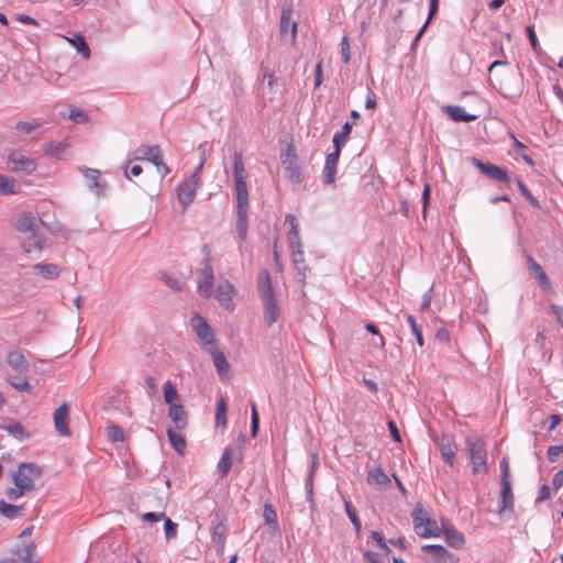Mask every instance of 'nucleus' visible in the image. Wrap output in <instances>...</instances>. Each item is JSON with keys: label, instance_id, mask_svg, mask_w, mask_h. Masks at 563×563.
<instances>
[{"label": "nucleus", "instance_id": "6e6552de", "mask_svg": "<svg viewBox=\"0 0 563 563\" xmlns=\"http://www.w3.org/2000/svg\"><path fill=\"white\" fill-rule=\"evenodd\" d=\"M233 178L235 186V198L249 197V190L246 186V170L241 153H234L233 155Z\"/></svg>", "mask_w": 563, "mask_h": 563}, {"label": "nucleus", "instance_id": "4468645a", "mask_svg": "<svg viewBox=\"0 0 563 563\" xmlns=\"http://www.w3.org/2000/svg\"><path fill=\"white\" fill-rule=\"evenodd\" d=\"M249 197L236 198V231L241 241L247 236Z\"/></svg>", "mask_w": 563, "mask_h": 563}, {"label": "nucleus", "instance_id": "ddd939ff", "mask_svg": "<svg viewBox=\"0 0 563 563\" xmlns=\"http://www.w3.org/2000/svg\"><path fill=\"white\" fill-rule=\"evenodd\" d=\"M9 169L13 173L31 174L36 169V163L20 152L13 151L8 157Z\"/></svg>", "mask_w": 563, "mask_h": 563}, {"label": "nucleus", "instance_id": "5701e85b", "mask_svg": "<svg viewBox=\"0 0 563 563\" xmlns=\"http://www.w3.org/2000/svg\"><path fill=\"white\" fill-rule=\"evenodd\" d=\"M443 111L454 122H471L477 119V115L467 113L464 108L459 106H445Z\"/></svg>", "mask_w": 563, "mask_h": 563}, {"label": "nucleus", "instance_id": "8fccbe9b", "mask_svg": "<svg viewBox=\"0 0 563 563\" xmlns=\"http://www.w3.org/2000/svg\"><path fill=\"white\" fill-rule=\"evenodd\" d=\"M438 7H439V0H430V10H429V16H428V20L426 21V23L423 24V26L421 27L420 32L418 33L417 35V40L420 38V36L422 35V33L424 32L427 25L429 24V22L431 21V19L437 14L438 12Z\"/></svg>", "mask_w": 563, "mask_h": 563}, {"label": "nucleus", "instance_id": "aec40b11", "mask_svg": "<svg viewBox=\"0 0 563 563\" xmlns=\"http://www.w3.org/2000/svg\"><path fill=\"white\" fill-rule=\"evenodd\" d=\"M340 150L334 148V152L328 154L323 167V178L324 183L332 184L335 179V173H336V164L340 157Z\"/></svg>", "mask_w": 563, "mask_h": 563}, {"label": "nucleus", "instance_id": "09e8293b", "mask_svg": "<svg viewBox=\"0 0 563 563\" xmlns=\"http://www.w3.org/2000/svg\"><path fill=\"white\" fill-rule=\"evenodd\" d=\"M407 321L410 325V329H411L413 335L416 336L417 343L420 346H422L423 345V336H422L421 329L418 327V324L416 322V319L411 314H409L407 317Z\"/></svg>", "mask_w": 563, "mask_h": 563}, {"label": "nucleus", "instance_id": "79ce46f5", "mask_svg": "<svg viewBox=\"0 0 563 563\" xmlns=\"http://www.w3.org/2000/svg\"><path fill=\"white\" fill-rule=\"evenodd\" d=\"M367 482L374 485H385L389 482V478L382 468L376 467L368 473Z\"/></svg>", "mask_w": 563, "mask_h": 563}, {"label": "nucleus", "instance_id": "2f4dec72", "mask_svg": "<svg viewBox=\"0 0 563 563\" xmlns=\"http://www.w3.org/2000/svg\"><path fill=\"white\" fill-rule=\"evenodd\" d=\"M156 507L159 508V511H150L142 516L143 521L147 522H157L161 519L165 518V507H166V500L162 497L156 498Z\"/></svg>", "mask_w": 563, "mask_h": 563}, {"label": "nucleus", "instance_id": "37998d69", "mask_svg": "<svg viewBox=\"0 0 563 563\" xmlns=\"http://www.w3.org/2000/svg\"><path fill=\"white\" fill-rule=\"evenodd\" d=\"M15 194L16 190L14 179L0 174V195L11 196Z\"/></svg>", "mask_w": 563, "mask_h": 563}, {"label": "nucleus", "instance_id": "13d9d810", "mask_svg": "<svg viewBox=\"0 0 563 563\" xmlns=\"http://www.w3.org/2000/svg\"><path fill=\"white\" fill-rule=\"evenodd\" d=\"M38 125L36 123H33V122H18L15 124V130L19 131V132H22V133H25V134H29L31 132H33Z\"/></svg>", "mask_w": 563, "mask_h": 563}, {"label": "nucleus", "instance_id": "bb28decb", "mask_svg": "<svg viewBox=\"0 0 563 563\" xmlns=\"http://www.w3.org/2000/svg\"><path fill=\"white\" fill-rule=\"evenodd\" d=\"M291 20V10L284 9L280 15V35L285 36L288 32L289 26L291 27V42L292 44L296 42L297 37V29L298 25L296 22H290Z\"/></svg>", "mask_w": 563, "mask_h": 563}, {"label": "nucleus", "instance_id": "7ed1b4c3", "mask_svg": "<svg viewBox=\"0 0 563 563\" xmlns=\"http://www.w3.org/2000/svg\"><path fill=\"white\" fill-rule=\"evenodd\" d=\"M257 290L263 305L264 322L271 327L279 319L280 309L276 301L271 275L266 269L257 276Z\"/></svg>", "mask_w": 563, "mask_h": 563}, {"label": "nucleus", "instance_id": "de8ad7c7", "mask_svg": "<svg viewBox=\"0 0 563 563\" xmlns=\"http://www.w3.org/2000/svg\"><path fill=\"white\" fill-rule=\"evenodd\" d=\"M107 435L109 440L112 442H122L124 441V434L123 431L119 426H109L107 428Z\"/></svg>", "mask_w": 563, "mask_h": 563}, {"label": "nucleus", "instance_id": "58836bf2", "mask_svg": "<svg viewBox=\"0 0 563 563\" xmlns=\"http://www.w3.org/2000/svg\"><path fill=\"white\" fill-rule=\"evenodd\" d=\"M23 507L15 506L0 500V514L9 519H14L21 515Z\"/></svg>", "mask_w": 563, "mask_h": 563}, {"label": "nucleus", "instance_id": "e2e57ef3", "mask_svg": "<svg viewBox=\"0 0 563 563\" xmlns=\"http://www.w3.org/2000/svg\"><path fill=\"white\" fill-rule=\"evenodd\" d=\"M365 329H366L369 333H372V334H374V335H378V336H379V343H378V346H379V347H384V346H385V344H386V343H385V339L380 335L379 330H378V328H377L375 324H373V323H367V324L365 325Z\"/></svg>", "mask_w": 563, "mask_h": 563}, {"label": "nucleus", "instance_id": "052dcab7", "mask_svg": "<svg viewBox=\"0 0 563 563\" xmlns=\"http://www.w3.org/2000/svg\"><path fill=\"white\" fill-rule=\"evenodd\" d=\"M499 465L501 471V481L511 482L508 459L503 457Z\"/></svg>", "mask_w": 563, "mask_h": 563}, {"label": "nucleus", "instance_id": "cd10ccee", "mask_svg": "<svg viewBox=\"0 0 563 563\" xmlns=\"http://www.w3.org/2000/svg\"><path fill=\"white\" fill-rule=\"evenodd\" d=\"M15 554L21 558L24 563H37L35 555V544L32 541L23 543Z\"/></svg>", "mask_w": 563, "mask_h": 563}, {"label": "nucleus", "instance_id": "c9c22d12", "mask_svg": "<svg viewBox=\"0 0 563 563\" xmlns=\"http://www.w3.org/2000/svg\"><path fill=\"white\" fill-rule=\"evenodd\" d=\"M79 172L89 181L91 188H95V189L102 188V186L99 184L100 172L98 169L88 168V167H79Z\"/></svg>", "mask_w": 563, "mask_h": 563}, {"label": "nucleus", "instance_id": "69168bd1", "mask_svg": "<svg viewBox=\"0 0 563 563\" xmlns=\"http://www.w3.org/2000/svg\"><path fill=\"white\" fill-rule=\"evenodd\" d=\"M550 497H551L550 487L547 484L541 485L539 488V495H538L537 500L544 501V500L550 499Z\"/></svg>", "mask_w": 563, "mask_h": 563}, {"label": "nucleus", "instance_id": "0eeeda50", "mask_svg": "<svg viewBox=\"0 0 563 563\" xmlns=\"http://www.w3.org/2000/svg\"><path fill=\"white\" fill-rule=\"evenodd\" d=\"M134 159L148 161L153 163L162 176H165L169 172L168 167L163 162L162 152L158 145H141L135 150Z\"/></svg>", "mask_w": 563, "mask_h": 563}, {"label": "nucleus", "instance_id": "dca6fc26", "mask_svg": "<svg viewBox=\"0 0 563 563\" xmlns=\"http://www.w3.org/2000/svg\"><path fill=\"white\" fill-rule=\"evenodd\" d=\"M54 426L63 437H69V406L64 402L54 412Z\"/></svg>", "mask_w": 563, "mask_h": 563}, {"label": "nucleus", "instance_id": "423d86ee", "mask_svg": "<svg viewBox=\"0 0 563 563\" xmlns=\"http://www.w3.org/2000/svg\"><path fill=\"white\" fill-rule=\"evenodd\" d=\"M191 327L199 340V344L206 351L212 350L216 346L214 333L211 327L207 323L206 319L199 314L191 318Z\"/></svg>", "mask_w": 563, "mask_h": 563}, {"label": "nucleus", "instance_id": "7c9ffc66", "mask_svg": "<svg viewBox=\"0 0 563 563\" xmlns=\"http://www.w3.org/2000/svg\"><path fill=\"white\" fill-rule=\"evenodd\" d=\"M290 246H291V262H292L294 266L299 272L303 273L306 271V265H305V255H303V251H302L301 241H299V244H290Z\"/></svg>", "mask_w": 563, "mask_h": 563}, {"label": "nucleus", "instance_id": "20e7f679", "mask_svg": "<svg viewBox=\"0 0 563 563\" xmlns=\"http://www.w3.org/2000/svg\"><path fill=\"white\" fill-rule=\"evenodd\" d=\"M413 521V530L421 538L440 537L442 533L441 527L438 522L430 517L429 512L417 504L411 512Z\"/></svg>", "mask_w": 563, "mask_h": 563}, {"label": "nucleus", "instance_id": "a18cd8bd", "mask_svg": "<svg viewBox=\"0 0 563 563\" xmlns=\"http://www.w3.org/2000/svg\"><path fill=\"white\" fill-rule=\"evenodd\" d=\"M7 382L16 390L25 391L29 394L32 391V386L25 377L21 378V379H14L13 377H8Z\"/></svg>", "mask_w": 563, "mask_h": 563}, {"label": "nucleus", "instance_id": "bf43d9fd", "mask_svg": "<svg viewBox=\"0 0 563 563\" xmlns=\"http://www.w3.org/2000/svg\"><path fill=\"white\" fill-rule=\"evenodd\" d=\"M69 119L77 123H84V122H87L88 117L82 110L73 109V110H70Z\"/></svg>", "mask_w": 563, "mask_h": 563}, {"label": "nucleus", "instance_id": "393cba45", "mask_svg": "<svg viewBox=\"0 0 563 563\" xmlns=\"http://www.w3.org/2000/svg\"><path fill=\"white\" fill-rule=\"evenodd\" d=\"M211 356L212 361L214 363V366L217 368V372L221 378L228 377L230 372V364L227 361L224 354L222 352H219L216 346L212 347V350L208 351Z\"/></svg>", "mask_w": 563, "mask_h": 563}, {"label": "nucleus", "instance_id": "412c9836", "mask_svg": "<svg viewBox=\"0 0 563 563\" xmlns=\"http://www.w3.org/2000/svg\"><path fill=\"white\" fill-rule=\"evenodd\" d=\"M500 506L499 514L505 511H514V494L511 489V482H500Z\"/></svg>", "mask_w": 563, "mask_h": 563}, {"label": "nucleus", "instance_id": "3c124183", "mask_svg": "<svg viewBox=\"0 0 563 563\" xmlns=\"http://www.w3.org/2000/svg\"><path fill=\"white\" fill-rule=\"evenodd\" d=\"M164 519H165L164 531H165L166 539L169 540L172 538H175L177 536V523L172 521L169 518H164Z\"/></svg>", "mask_w": 563, "mask_h": 563}, {"label": "nucleus", "instance_id": "f704fd0d", "mask_svg": "<svg viewBox=\"0 0 563 563\" xmlns=\"http://www.w3.org/2000/svg\"><path fill=\"white\" fill-rule=\"evenodd\" d=\"M167 437L173 448L179 453L184 454L186 450V441L184 437L172 429L167 430Z\"/></svg>", "mask_w": 563, "mask_h": 563}, {"label": "nucleus", "instance_id": "338daca9", "mask_svg": "<svg viewBox=\"0 0 563 563\" xmlns=\"http://www.w3.org/2000/svg\"><path fill=\"white\" fill-rule=\"evenodd\" d=\"M363 556L367 563H384L380 556L373 551H365Z\"/></svg>", "mask_w": 563, "mask_h": 563}, {"label": "nucleus", "instance_id": "9b49d317", "mask_svg": "<svg viewBox=\"0 0 563 563\" xmlns=\"http://www.w3.org/2000/svg\"><path fill=\"white\" fill-rule=\"evenodd\" d=\"M236 296V288L228 279L220 282L214 291V297L219 301L220 306L228 310H234L233 298Z\"/></svg>", "mask_w": 563, "mask_h": 563}, {"label": "nucleus", "instance_id": "e433bc0d", "mask_svg": "<svg viewBox=\"0 0 563 563\" xmlns=\"http://www.w3.org/2000/svg\"><path fill=\"white\" fill-rule=\"evenodd\" d=\"M263 517L266 525L271 526L274 531H278L277 514L271 504H265Z\"/></svg>", "mask_w": 563, "mask_h": 563}, {"label": "nucleus", "instance_id": "1a4fd4ad", "mask_svg": "<svg viewBox=\"0 0 563 563\" xmlns=\"http://www.w3.org/2000/svg\"><path fill=\"white\" fill-rule=\"evenodd\" d=\"M282 165L287 174V177L295 184L301 181V174L298 166V157L295 148L289 145L280 156Z\"/></svg>", "mask_w": 563, "mask_h": 563}, {"label": "nucleus", "instance_id": "0e129e2a", "mask_svg": "<svg viewBox=\"0 0 563 563\" xmlns=\"http://www.w3.org/2000/svg\"><path fill=\"white\" fill-rule=\"evenodd\" d=\"M198 152H199V156H200V162L198 164V166L196 167V170L195 173L197 174H200L205 164H206V150H205V144H200L198 146Z\"/></svg>", "mask_w": 563, "mask_h": 563}, {"label": "nucleus", "instance_id": "4d7b16f0", "mask_svg": "<svg viewBox=\"0 0 563 563\" xmlns=\"http://www.w3.org/2000/svg\"><path fill=\"white\" fill-rule=\"evenodd\" d=\"M163 280L165 282V284L168 287H170L174 290H180L183 287V283L177 277L168 276V275L164 274Z\"/></svg>", "mask_w": 563, "mask_h": 563}, {"label": "nucleus", "instance_id": "6ab92c4d", "mask_svg": "<svg viewBox=\"0 0 563 563\" xmlns=\"http://www.w3.org/2000/svg\"><path fill=\"white\" fill-rule=\"evenodd\" d=\"M438 445L444 462L449 465H452L457 451L453 439L443 435L438 440Z\"/></svg>", "mask_w": 563, "mask_h": 563}, {"label": "nucleus", "instance_id": "b1692460", "mask_svg": "<svg viewBox=\"0 0 563 563\" xmlns=\"http://www.w3.org/2000/svg\"><path fill=\"white\" fill-rule=\"evenodd\" d=\"M168 417L174 422L175 427L179 430L185 429L188 423L187 413L184 409V406L180 404L169 407Z\"/></svg>", "mask_w": 563, "mask_h": 563}, {"label": "nucleus", "instance_id": "680f3d73", "mask_svg": "<svg viewBox=\"0 0 563 563\" xmlns=\"http://www.w3.org/2000/svg\"><path fill=\"white\" fill-rule=\"evenodd\" d=\"M526 32H527V35L529 37V41H530V44H531L533 51H538L539 43H538L537 35H536L533 26L532 25H528L526 27Z\"/></svg>", "mask_w": 563, "mask_h": 563}, {"label": "nucleus", "instance_id": "a211bd4d", "mask_svg": "<svg viewBox=\"0 0 563 563\" xmlns=\"http://www.w3.org/2000/svg\"><path fill=\"white\" fill-rule=\"evenodd\" d=\"M213 278L214 276L212 266L210 264H207L206 267L202 269L201 278L198 283V291L206 298H210L213 294Z\"/></svg>", "mask_w": 563, "mask_h": 563}, {"label": "nucleus", "instance_id": "4c0bfd02", "mask_svg": "<svg viewBox=\"0 0 563 563\" xmlns=\"http://www.w3.org/2000/svg\"><path fill=\"white\" fill-rule=\"evenodd\" d=\"M163 395H164L165 402L167 405H169V407L174 406V405H178L176 402V400L178 399V393L170 380H167L164 383Z\"/></svg>", "mask_w": 563, "mask_h": 563}, {"label": "nucleus", "instance_id": "c03bdc74", "mask_svg": "<svg viewBox=\"0 0 563 563\" xmlns=\"http://www.w3.org/2000/svg\"><path fill=\"white\" fill-rule=\"evenodd\" d=\"M3 429L11 435L18 439H26L29 433L25 431L23 426L20 422H11L7 426H3Z\"/></svg>", "mask_w": 563, "mask_h": 563}, {"label": "nucleus", "instance_id": "f257e3e1", "mask_svg": "<svg viewBox=\"0 0 563 563\" xmlns=\"http://www.w3.org/2000/svg\"><path fill=\"white\" fill-rule=\"evenodd\" d=\"M42 221L30 211H23L14 218V229L20 234L21 246L26 254L37 253L43 250V236L40 234Z\"/></svg>", "mask_w": 563, "mask_h": 563}, {"label": "nucleus", "instance_id": "a878e982", "mask_svg": "<svg viewBox=\"0 0 563 563\" xmlns=\"http://www.w3.org/2000/svg\"><path fill=\"white\" fill-rule=\"evenodd\" d=\"M7 363L16 372H22L27 368V361L21 350H12L7 354Z\"/></svg>", "mask_w": 563, "mask_h": 563}, {"label": "nucleus", "instance_id": "4be33fe9", "mask_svg": "<svg viewBox=\"0 0 563 563\" xmlns=\"http://www.w3.org/2000/svg\"><path fill=\"white\" fill-rule=\"evenodd\" d=\"M442 533L445 538V541L453 548L460 549L465 543L464 536L459 532L453 526L446 525L442 522L441 527Z\"/></svg>", "mask_w": 563, "mask_h": 563}, {"label": "nucleus", "instance_id": "a19ab883", "mask_svg": "<svg viewBox=\"0 0 563 563\" xmlns=\"http://www.w3.org/2000/svg\"><path fill=\"white\" fill-rule=\"evenodd\" d=\"M344 507H345L346 515H347L349 519L351 520L356 534L358 536L361 533L362 525H361V520L356 514V510L353 507L352 503L347 499H344Z\"/></svg>", "mask_w": 563, "mask_h": 563}, {"label": "nucleus", "instance_id": "864d4df0", "mask_svg": "<svg viewBox=\"0 0 563 563\" xmlns=\"http://www.w3.org/2000/svg\"><path fill=\"white\" fill-rule=\"evenodd\" d=\"M341 56L344 64L351 60L350 43L347 36H343L341 41Z\"/></svg>", "mask_w": 563, "mask_h": 563}, {"label": "nucleus", "instance_id": "49530a36", "mask_svg": "<svg viewBox=\"0 0 563 563\" xmlns=\"http://www.w3.org/2000/svg\"><path fill=\"white\" fill-rule=\"evenodd\" d=\"M216 421L217 424H225L227 423V404L223 398L218 401L217 412H216Z\"/></svg>", "mask_w": 563, "mask_h": 563}, {"label": "nucleus", "instance_id": "603ef678", "mask_svg": "<svg viewBox=\"0 0 563 563\" xmlns=\"http://www.w3.org/2000/svg\"><path fill=\"white\" fill-rule=\"evenodd\" d=\"M517 186L520 190V192L525 196V198L534 207H539L538 200L532 196L530 190L527 188V186L521 181L517 180Z\"/></svg>", "mask_w": 563, "mask_h": 563}, {"label": "nucleus", "instance_id": "f8f14e48", "mask_svg": "<svg viewBox=\"0 0 563 563\" xmlns=\"http://www.w3.org/2000/svg\"><path fill=\"white\" fill-rule=\"evenodd\" d=\"M471 162L481 173H483L490 179H494V180H497V181H500L504 184H509L510 178H509L506 169H504L495 164H492V163H484V162L477 159L476 157H472Z\"/></svg>", "mask_w": 563, "mask_h": 563}, {"label": "nucleus", "instance_id": "2eb2a0df", "mask_svg": "<svg viewBox=\"0 0 563 563\" xmlns=\"http://www.w3.org/2000/svg\"><path fill=\"white\" fill-rule=\"evenodd\" d=\"M422 551L430 554L432 563H456L457 559L444 547L439 544H426Z\"/></svg>", "mask_w": 563, "mask_h": 563}, {"label": "nucleus", "instance_id": "5fc2aeb1", "mask_svg": "<svg viewBox=\"0 0 563 563\" xmlns=\"http://www.w3.org/2000/svg\"><path fill=\"white\" fill-rule=\"evenodd\" d=\"M252 427H251V432H252V435L255 437L256 433H257V430H258V424H260V417H258V412H257V408H256V405L255 402H252Z\"/></svg>", "mask_w": 563, "mask_h": 563}, {"label": "nucleus", "instance_id": "c756f323", "mask_svg": "<svg viewBox=\"0 0 563 563\" xmlns=\"http://www.w3.org/2000/svg\"><path fill=\"white\" fill-rule=\"evenodd\" d=\"M33 269L37 275H41L46 279H54L58 277L60 272L58 266L55 264H36L33 266Z\"/></svg>", "mask_w": 563, "mask_h": 563}, {"label": "nucleus", "instance_id": "774afa93", "mask_svg": "<svg viewBox=\"0 0 563 563\" xmlns=\"http://www.w3.org/2000/svg\"><path fill=\"white\" fill-rule=\"evenodd\" d=\"M552 483L554 489H559L561 486H563V468L554 474Z\"/></svg>", "mask_w": 563, "mask_h": 563}, {"label": "nucleus", "instance_id": "f03ea898", "mask_svg": "<svg viewBox=\"0 0 563 563\" xmlns=\"http://www.w3.org/2000/svg\"><path fill=\"white\" fill-rule=\"evenodd\" d=\"M42 467L35 463H21L11 472L13 487H8L5 495L10 500H16L35 489V482L42 476Z\"/></svg>", "mask_w": 563, "mask_h": 563}, {"label": "nucleus", "instance_id": "72a5a7b5", "mask_svg": "<svg viewBox=\"0 0 563 563\" xmlns=\"http://www.w3.org/2000/svg\"><path fill=\"white\" fill-rule=\"evenodd\" d=\"M64 38L70 43L84 58L88 59L90 57V48L82 35H76L74 37L64 36Z\"/></svg>", "mask_w": 563, "mask_h": 563}, {"label": "nucleus", "instance_id": "c85d7f7f", "mask_svg": "<svg viewBox=\"0 0 563 563\" xmlns=\"http://www.w3.org/2000/svg\"><path fill=\"white\" fill-rule=\"evenodd\" d=\"M235 449L232 446L225 448V450L222 453V456L218 463V472L223 477L225 476L231 467H232V457L234 454Z\"/></svg>", "mask_w": 563, "mask_h": 563}, {"label": "nucleus", "instance_id": "f3484780", "mask_svg": "<svg viewBox=\"0 0 563 563\" xmlns=\"http://www.w3.org/2000/svg\"><path fill=\"white\" fill-rule=\"evenodd\" d=\"M525 260L529 272L536 277L539 286L544 290L550 289V279L545 272L543 271V268L541 267V265L537 263L536 260L529 254L525 255Z\"/></svg>", "mask_w": 563, "mask_h": 563}, {"label": "nucleus", "instance_id": "473e14b6", "mask_svg": "<svg viewBox=\"0 0 563 563\" xmlns=\"http://www.w3.org/2000/svg\"><path fill=\"white\" fill-rule=\"evenodd\" d=\"M286 224L289 225L288 240L290 244H299V225L297 218L294 214L288 213L285 218Z\"/></svg>", "mask_w": 563, "mask_h": 563}, {"label": "nucleus", "instance_id": "39448f33", "mask_svg": "<svg viewBox=\"0 0 563 563\" xmlns=\"http://www.w3.org/2000/svg\"><path fill=\"white\" fill-rule=\"evenodd\" d=\"M468 455L474 474L487 473V451L485 441L481 438L468 439Z\"/></svg>", "mask_w": 563, "mask_h": 563}, {"label": "nucleus", "instance_id": "6e6d98bb", "mask_svg": "<svg viewBox=\"0 0 563 563\" xmlns=\"http://www.w3.org/2000/svg\"><path fill=\"white\" fill-rule=\"evenodd\" d=\"M563 454V445H552L548 449V457L551 462L558 461Z\"/></svg>", "mask_w": 563, "mask_h": 563}, {"label": "nucleus", "instance_id": "ea45409f", "mask_svg": "<svg viewBox=\"0 0 563 563\" xmlns=\"http://www.w3.org/2000/svg\"><path fill=\"white\" fill-rule=\"evenodd\" d=\"M352 130V124L345 122L340 132H336L333 136L334 148H339L341 151L342 145L346 142Z\"/></svg>", "mask_w": 563, "mask_h": 563}, {"label": "nucleus", "instance_id": "9d476101", "mask_svg": "<svg viewBox=\"0 0 563 563\" xmlns=\"http://www.w3.org/2000/svg\"><path fill=\"white\" fill-rule=\"evenodd\" d=\"M200 186V177L199 174L195 173L190 176L189 179L183 181L179 184L177 191H178V199L179 202L183 205V208L186 209L187 206L195 199L197 189Z\"/></svg>", "mask_w": 563, "mask_h": 563}]
</instances>
